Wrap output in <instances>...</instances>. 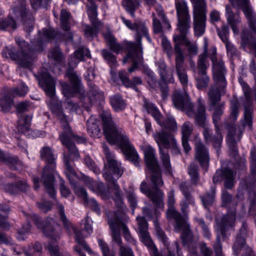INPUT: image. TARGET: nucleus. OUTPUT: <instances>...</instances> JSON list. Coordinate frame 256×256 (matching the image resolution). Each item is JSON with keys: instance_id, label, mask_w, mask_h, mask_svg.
<instances>
[{"instance_id": "obj_1", "label": "nucleus", "mask_w": 256, "mask_h": 256, "mask_svg": "<svg viewBox=\"0 0 256 256\" xmlns=\"http://www.w3.org/2000/svg\"><path fill=\"white\" fill-rule=\"evenodd\" d=\"M100 115L103 122L104 132L107 140L111 144H118L126 158L137 166L140 158L125 132L114 122L108 111L103 110Z\"/></svg>"}, {"instance_id": "obj_2", "label": "nucleus", "mask_w": 256, "mask_h": 256, "mask_svg": "<svg viewBox=\"0 0 256 256\" xmlns=\"http://www.w3.org/2000/svg\"><path fill=\"white\" fill-rule=\"evenodd\" d=\"M176 6L178 19V29L180 34L173 36L174 42V50L176 55V58L180 54L182 56V61H184V56L180 48L181 44H184L186 46L190 56L197 54L198 47L195 42H191L186 36L190 28V16L188 12V7L186 2L184 0H178L176 2Z\"/></svg>"}, {"instance_id": "obj_3", "label": "nucleus", "mask_w": 256, "mask_h": 256, "mask_svg": "<svg viewBox=\"0 0 256 256\" xmlns=\"http://www.w3.org/2000/svg\"><path fill=\"white\" fill-rule=\"evenodd\" d=\"M232 7L236 10L234 12L232 8L226 6V16L228 24L231 28L234 35L239 33L238 25L242 22L240 10H242L246 19L250 32L256 34V14L254 12L250 0H229Z\"/></svg>"}, {"instance_id": "obj_4", "label": "nucleus", "mask_w": 256, "mask_h": 256, "mask_svg": "<svg viewBox=\"0 0 256 256\" xmlns=\"http://www.w3.org/2000/svg\"><path fill=\"white\" fill-rule=\"evenodd\" d=\"M216 49L212 47L210 50V57L212 62V72L215 86L210 88L208 93L211 104L214 106L220 100V89L224 88L226 84L224 77L226 72L224 62L216 57Z\"/></svg>"}, {"instance_id": "obj_5", "label": "nucleus", "mask_w": 256, "mask_h": 256, "mask_svg": "<svg viewBox=\"0 0 256 256\" xmlns=\"http://www.w3.org/2000/svg\"><path fill=\"white\" fill-rule=\"evenodd\" d=\"M49 105L52 112L57 116L62 123V126L64 132L60 136V140L62 144L66 146L68 150L70 158L68 156H66V157L68 159L78 158L80 156L78 150L72 142L71 140L72 139L78 142L82 143L85 142L84 138L82 137L75 136L72 133L67 123L66 118L63 114L60 107L54 104H49ZM64 155H66V154H64Z\"/></svg>"}, {"instance_id": "obj_6", "label": "nucleus", "mask_w": 256, "mask_h": 256, "mask_svg": "<svg viewBox=\"0 0 256 256\" xmlns=\"http://www.w3.org/2000/svg\"><path fill=\"white\" fill-rule=\"evenodd\" d=\"M103 148L106 156L108 162L106 166L108 170L104 174V176L105 180L110 182L115 190L116 196L114 200L116 202L121 204L122 198L118 190L119 186L116 182L122 175L123 170L120 166V164L116 160L114 156L111 154L108 148L105 145L103 146Z\"/></svg>"}, {"instance_id": "obj_7", "label": "nucleus", "mask_w": 256, "mask_h": 256, "mask_svg": "<svg viewBox=\"0 0 256 256\" xmlns=\"http://www.w3.org/2000/svg\"><path fill=\"white\" fill-rule=\"evenodd\" d=\"M16 42L19 46V50L16 52H14V48L12 46L6 47L2 52V54L8 57L9 56L16 61L20 66L29 68L35 59V56L33 52L31 51L26 42L20 38H16Z\"/></svg>"}, {"instance_id": "obj_8", "label": "nucleus", "mask_w": 256, "mask_h": 256, "mask_svg": "<svg viewBox=\"0 0 256 256\" xmlns=\"http://www.w3.org/2000/svg\"><path fill=\"white\" fill-rule=\"evenodd\" d=\"M40 156L48 164L45 167L42 174V180L48 192L51 197L55 194L53 186L54 168L56 166V156L50 147L44 146L41 150Z\"/></svg>"}, {"instance_id": "obj_9", "label": "nucleus", "mask_w": 256, "mask_h": 256, "mask_svg": "<svg viewBox=\"0 0 256 256\" xmlns=\"http://www.w3.org/2000/svg\"><path fill=\"white\" fill-rule=\"evenodd\" d=\"M140 148L144 152L146 166L152 172V186L154 188L162 186L164 182L162 178L158 161L155 156L154 148L146 142L140 146Z\"/></svg>"}, {"instance_id": "obj_10", "label": "nucleus", "mask_w": 256, "mask_h": 256, "mask_svg": "<svg viewBox=\"0 0 256 256\" xmlns=\"http://www.w3.org/2000/svg\"><path fill=\"white\" fill-rule=\"evenodd\" d=\"M175 204L174 192L171 190L168 195V209L167 211V216L168 218H172L176 221L175 230L182 232V238L184 243H186L191 240L192 234L190 230V226L187 222L183 219L179 212H178L175 208L174 205Z\"/></svg>"}, {"instance_id": "obj_11", "label": "nucleus", "mask_w": 256, "mask_h": 256, "mask_svg": "<svg viewBox=\"0 0 256 256\" xmlns=\"http://www.w3.org/2000/svg\"><path fill=\"white\" fill-rule=\"evenodd\" d=\"M198 103L197 114L195 117L196 122L198 125L204 128L203 134L206 142L207 143L212 142L213 144L214 147L219 148L222 140V137L220 134L218 132V126L216 124L215 126L216 135L214 136H212L211 130L208 126L205 116L204 102L200 98L198 99Z\"/></svg>"}, {"instance_id": "obj_12", "label": "nucleus", "mask_w": 256, "mask_h": 256, "mask_svg": "<svg viewBox=\"0 0 256 256\" xmlns=\"http://www.w3.org/2000/svg\"><path fill=\"white\" fill-rule=\"evenodd\" d=\"M154 139L160 148V158L165 168L170 172L171 166L169 155L166 151L162 150L161 146L166 148H177L176 139L170 134L165 132L164 130L160 132H156L153 134Z\"/></svg>"}, {"instance_id": "obj_13", "label": "nucleus", "mask_w": 256, "mask_h": 256, "mask_svg": "<svg viewBox=\"0 0 256 256\" xmlns=\"http://www.w3.org/2000/svg\"><path fill=\"white\" fill-rule=\"evenodd\" d=\"M125 215L122 211H118L108 216V224L112 231V240L118 245L120 246L122 239L120 230L122 229L125 238L128 240L132 239L127 226L123 222Z\"/></svg>"}, {"instance_id": "obj_14", "label": "nucleus", "mask_w": 256, "mask_h": 256, "mask_svg": "<svg viewBox=\"0 0 256 256\" xmlns=\"http://www.w3.org/2000/svg\"><path fill=\"white\" fill-rule=\"evenodd\" d=\"M236 220V210L234 208L230 209L226 215L224 216L220 222H218L216 229L218 232L216 244L214 246L216 256H222V246L220 242V235L225 236V231L232 228Z\"/></svg>"}, {"instance_id": "obj_15", "label": "nucleus", "mask_w": 256, "mask_h": 256, "mask_svg": "<svg viewBox=\"0 0 256 256\" xmlns=\"http://www.w3.org/2000/svg\"><path fill=\"white\" fill-rule=\"evenodd\" d=\"M208 46V42L206 38L204 39V52L199 56L198 61V72L196 74V86L198 88L202 90L206 88L209 83V78L206 74V71L207 66L205 63V61L207 55V50Z\"/></svg>"}, {"instance_id": "obj_16", "label": "nucleus", "mask_w": 256, "mask_h": 256, "mask_svg": "<svg viewBox=\"0 0 256 256\" xmlns=\"http://www.w3.org/2000/svg\"><path fill=\"white\" fill-rule=\"evenodd\" d=\"M172 102L176 109L184 111L189 117H196L197 112H194L193 105L186 92H176L172 96Z\"/></svg>"}, {"instance_id": "obj_17", "label": "nucleus", "mask_w": 256, "mask_h": 256, "mask_svg": "<svg viewBox=\"0 0 256 256\" xmlns=\"http://www.w3.org/2000/svg\"><path fill=\"white\" fill-rule=\"evenodd\" d=\"M144 107L162 128H165L172 130H175L176 129V123L172 116H168L164 123L162 120L161 114L152 104L144 100Z\"/></svg>"}, {"instance_id": "obj_18", "label": "nucleus", "mask_w": 256, "mask_h": 256, "mask_svg": "<svg viewBox=\"0 0 256 256\" xmlns=\"http://www.w3.org/2000/svg\"><path fill=\"white\" fill-rule=\"evenodd\" d=\"M104 36L108 47L117 54L122 52L125 48L130 53L135 51L138 47L141 46L140 44H136L131 42H126L124 44H120L116 42L115 38L110 32L104 34Z\"/></svg>"}, {"instance_id": "obj_19", "label": "nucleus", "mask_w": 256, "mask_h": 256, "mask_svg": "<svg viewBox=\"0 0 256 256\" xmlns=\"http://www.w3.org/2000/svg\"><path fill=\"white\" fill-rule=\"evenodd\" d=\"M58 208L59 210L60 218L64 227L70 232L72 229L76 235V241L80 244L88 252L90 251V248L86 244L84 240L83 236H82L81 232L76 230L72 225L70 221L67 220L66 216L64 214V208L62 204H58Z\"/></svg>"}, {"instance_id": "obj_20", "label": "nucleus", "mask_w": 256, "mask_h": 256, "mask_svg": "<svg viewBox=\"0 0 256 256\" xmlns=\"http://www.w3.org/2000/svg\"><path fill=\"white\" fill-rule=\"evenodd\" d=\"M194 140L196 158L198 160L201 166L204 168H207L209 162V156L207 148L198 138L196 136Z\"/></svg>"}, {"instance_id": "obj_21", "label": "nucleus", "mask_w": 256, "mask_h": 256, "mask_svg": "<svg viewBox=\"0 0 256 256\" xmlns=\"http://www.w3.org/2000/svg\"><path fill=\"white\" fill-rule=\"evenodd\" d=\"M67 76L73 85V88H70L66 82L61 84L62 93L64 96L70 98L73 96L74 94L76 93L80 86L79 79L75 72L70 70L67 72Z\"/></svg>"}, {"instance_id": "obj_22", "label": "nucleus", "mask_w": 256, "mask_h": 256, "mask_svg": "<svg viewBox=\"0 0 256 256\" xmlns=\"http://www.w3.org/2000/svg\"><path fill=\"white\" fill-rule=\"evenodd\" d=\"M39 84L47 96L50 98L54 97L55 94V82L48 72L44 71L41 72Z\"/></svg>"}, {"instance_id": "obj_23", "label": "nucleus", "mask_w": 256, "mask_h": 256, "mask_svg": "<svg viewBox=\"0 0 256 256\" xmlns=\"http://www.w3.org/2000/svg\"><path fill=\"white\" fill-rule=\"evenodd\" d=\"M83 180L90 190L100 195L102 198L106 199L108 198L109 190L105 188L102 183L93 182L91 178L86 176L83 177Z\"/></svg>"}, {"instance_id": "obj_24", "label": "nucleus", "mask_w": 256, "mask_h": 256, "mask_svg": "<svg viewBox=\"0 0 256 256\" xmlns=\"http://www.w3.org/2000/svg\"><path fill=\"white\" fill-rule=\"evenodd\" d=\"M140 189L141 192L150 198L155 204L159 206H163L162 198L164 194L161 190L156 188L154 190V193L152 192L148 188L147 184L144 182H142L141 184Z\"/></svg>"}, {"instance_id": "obj_25", "label": "nucleus", "mask_w": 256, "mask_h": 256, "mask_svg": "<svg viewBox=\"0 0 256 256\" xmlns=\"http://www.w3.org/2000/svg\"><path fill=\"white\" fill-rule=\"evenodd\" d=\"M218 35L222 41L225 44L228 54L231 58H233L237 54V50L234 46L230 43L228 40L229 29L227 26H223L221 30L217 29Z\"/></svg>"}, {"instance_id": "obj_26", "label": "nucleus", "mask_w": 256, "mask_h": 256, "mask_svg": "<svg viewBox=\"0 0 256 256\" xmlns=\"http://www.w3.org/2000/svg\"><path fill=\"white\" fill-rule=\"evenodd\" d=\"M222 174V178L224 180L225 186L228 188H232L234 184V174L229 169H226L223 172L217 171L213 178L214 182L216 183L220 180Z\"/></svg>"}, {"instance_id": "obj_27", "label": "nucleus", "mask_w": 256, "mask_h": 256, "mask_svg": "<svg viewBox=\"0 0 256 256\" xmlns=\"http://www.w3.org/2000/svg\"><path fill=\"white\" fill-rule=\"evenodd\" d=\"M36 224L38 228L40 229L44 234L46 236H52L55 230L54 226L56 225L54 221L50 218H48L44 222L41 223L39 218L35 220Z\"/></svg>"}, {"instance_id": "obj_28", "label": "nucleus", "mask_w": 256, "mask_h": 256, "mask_svg": "<svg viewBox=\"0 0 256 256\" xmlns=\"http://www.w3.org/2000/svg\"><path fill=\"white\" fill-rule=\"evenodd\" d=\"M182 134V145L186 153L191 150L188 144V138L193 130V126L188 122L184 123L181 128Z\"/></svg>"}, {"instance_id": "obj_29", "label": "nucleus", "mask_w": 256, "mask_h": 256, "mask_svg": "<svg viewBox=\"0 0 256 256\" xmlns=\"http://www.w3.org/2000/svg\"><path fill=\"white\" fill-rule=\"evenodd\" d=\"M128 58H130L133 63L132 66L128 69L130 72H132L136 69L138 66L142 62V47H138L135 51L130 52L127 56L124 58V64L127 62Z\"/></svg>"}, {"instance_id": "obj_30", "label": "nucleus", "mask_w": 256, "mask_h": 256, "mask_svg": "<svg viewBox=\"0 0 256 256\" xmlns=\"http://www.w3.org/2000/svg\"><path fill=\"white\" fill-rule=\"evenodd\" d=\"M158 70L162 80L164 82H173L174 77L171 70H168L163 60H160L156 63Z\"/></svg>"}, {"instance_id": "obj_31", "label": "nucleus", "mask_w": 256, "mask_h": 256, "mask_svg": "<svg viewBox=\"0 0 256 256\" xmlns=\"http://www.w3.org/2000/svg\"><path fill=\"white\" fill-rule=\"evenodd\" d=\"M90 58V50L86 48H81L75 51L74 56L71 58L68 64L72 68L76 66L77 64L83 60L85 58Z\"/></svg>"}, {"instance_id": "obj_32", "label": "nucleus", "mask_w": 256, "mask_h": 256, "mask_svg": "<svg viewBox=\"0 0 256 256\" xmlns=\"http://www.w3.org/2000/svg\"><path fill=\"white\" fill-rule=\"evenodd\" d=\"M241 45L244 48H248L253 52L256 57V40L254 38H249V35L247 31L242 30L241 35Z\"/></svg>"}, {"instance_id": "obj_33", "label": "nucleus", "mask_w": 256, "mask_h": 256, "mask_svg": "<svg viewBox=\"0 0 256 256\" xmlns=\"http://www.w3.org/2000/svg\"><path fill=\"white\" fill-rule=\"evenodd\" d=\"M194 20L195 35L200 36L204 32L206 14L194 15Z\"/></svg>"}, {"instance_id": "obj_34", "label": "nucleus", "mask_w": 256, "mask_h": 256, "mask_svg": "<svg viewBox=\"0 0 256 256\" xmlns=\"http://www.w3.org/2000/svg\"><path fill=\"white\" fill-rule=\"evenodd\" d=\"M183 63L182 56L179 54L177 58H176V68L180 82L185 86L188 84V78L186 70L183 68Z\"/></svg>"}, {"instance_id": "obj_35", "label": "nucleus", "mask_w": 256, "mask_h": 256, "mask_svg": "<svg viewBox=\"0 0 256 256\" xmlns=\"http://www.w3.org/2000/svg\"><path fill=\"white\" fill-rule=\"evenodd\" d=\"M0 161L2 162L8 164L13 169H18L22 166V163L20 162L16 157L12 156L9 154H6L0 150Z\"/></svg>"}, {"instance_id": "obj_36", "label": "nucleus", "mask_w": 256, "mask_h": 256, "mask_svg": "<svg viewBox=\"0 0 256 256\" xmlns=\"http://www.w3.org/2000/svg\"><path fill=\"white\" fill-rule=\"evenodd\" d=\"M0 161L2 162L8 164L13 169H18L22 166V163L20 162L16 157L12 156L9 154H6L0 150Z\"/></svg>"}, {"instance_id": "obj_37", "label": "nucleus", "mask_w": 256, "mask_h": 256, "mask_svg": "<svg viewBox=\"0 0 256 256\" xmlns=\"http://www.w3.org/2000/svg\"><path fill=\"white\" fill-rule=\"evenodd\" d=\"M110 104L116 112L124 110L126 106L125 102L119 94H115L111 97Z\"/></svg>"}, {"instance_id": "obj_38", "label": "nucleus", "mask_w": 256, "mask_h": 256, "mask_svg": "<svg viewBox=\"0 0 256 256\" xmlns=\"http://www.w3.org/2000/svg\"><path fill=\"white\" fill-rule=\"evenodd\" d=\"M119 77L124 85L126 87L132 88L136 85L140 84L142 83V80L138 77L134 78L133 81L131 82L127 76L126 72L124 71H121L119 72Z\"/></svg>"}, {"instance_id": "obj_39", "label": "nucleus", "mask_w": 256, "mask_h": 256, "mask_svg": "<svg viewBox=\"0 0 256 256\" xmlns=\"http://www.w3.org/2000/svg\"><path fill=\"white\" fill-rule=\"evenodd\" d=\"M32 117L30 116L24 115L18 120V130L21 132L25 133L29 130Z\"/></svg>"}, {"instance_id": "obj_40", "label": "nucleus", "mask_w": 256, "mask_h": 256, "mask_svg": "<svg viewBox=\"0 0 256 256\" xmlns=\"http://www.w3.org/2000/svg\"><path fill=\"white\" fill-rule=\"evenodd\" d=\"M194 7V15L206 14V4L204 0H190Z\"/></svg>"}, {"instance_id": "obj_41", "label": "nucleus", "mask_w": 256, "mask_h": 256, "mask_svg": "<svg viewBox=\"0 0 256 256\" xmlns=\"http://www.w3.org/2000/svg\"><path fill=\"white\" fill-rule=\"evenodd\" d=\"M123 22L130 29L136 30L138 35H146L147 28L144 26H138L136 24H132V22L124 17L122 18Z\"/></svg>"}, {"instance_id": "obj_42", "label": "nucleus", "mask_w": 256, "mask_h": 256, "mask_svg": "<svg viewBox=\"0 0 256 256\" xmlns=\"http://www.w3.org/2000/svg\"><path fill=\"white\" fill-rule=\"evenodd\" d=\"M88 131L92 136L96 137L98 136L100 129L96 124V120L93 116H91L87 122Z\"/></svg>"}, {"instance_id": "obj_43", "label": "nucleus", "mask_w": 256, "mask_h": 256, "mask_svg": "<svg viewBox=\"0 0 256 256\" xmlns=\"http://www.w3.org/2000/svg\"><path fill=\"white\" fill-rule=\"evenodd\" d=\"M14 106L12 100L8 96L2 98L0 100V106L4 112H8Z\"/></svg>"}, {"instance_id": "obj_44", "label": "nucleus", "mask_w": 256, "mask_h": 256, "mask_svg": "<svg viewBox=\"0 0 256 256\" xmlns=\"http://www.w3.org/2000/svg\"><path fill=\"white\" fill-rule=\"evenodd\" d=\"M64 158L66 169V174L70 182L72 184V181L74 180V178L76 177V172L73 170V168L70 164L68 158L66 156H64Z\"/></svg>"}, {"instance_id": "obj_45", "label": "nucleus", "mask_w": 256, "mask_h": 256, "mask_svg": "<svg viewBox=\"0 0 256 256\" xmlns=\"http://www.w3.org/2000/svg\"><path fill=\"white\" fill-rule=\"evenodd\" d=\"M122 4L126 10L130 12L132 16H134V10L138 6L139 3L138 0H124Z\"/></svg>"}, {"instance_id": "obj_46", "label": "nucleus", "mask_w": 256, "mask_h": 256, "mask_svg": "<svg viewBox=\"0 0 256 256\" xmlns=\"http://www.w3.org/2000/svg\"><path fill=\"white\" fill-rule=\"evenodd\" d=\"M236 132V128L234 127H230L228 128L227 142L230 148L232 150L236 151V148L235 146L234 134Z\"/></svg>"}, {"instance_id": "obj_47", "label": "nucleus", "mask_w": 256, "mask_h": 256, "mask_svg": "<svg viewBox=\"0 0 256 256\" xmlns=\"http://www.w3.org/2000/svg\"><path fill=\"white\" fill-rule=\"evenodd\" d=\"M26 6L24 2L22 1L20 4H17L14 8V12L16 16H21L24 18L26 14Z\"/></svg>"}, {"instance_id": "obj_48", "label": "nucleus", "mask_w": 256, "mask_h": 256, "mask_svg": "<svg viewBox=\"0 0 256 256\" xmlns=\"http://www.w3.org/2000/svg\"><path fill=\"white\" fill-rule=\"evenodd\" d=\"M102 56L106 60L110 66H116L117 65V61L116 56L113 54L106 50H102Z\"/></svg>"}, {"instance_id": "obj_49", "label": "nucleus", "mask_w": 256, "mask_h": 256, "mask_svg": "<svg viewBox=\"0 0 256 256\" xmlns=\"http://www.w3.org/2000/svg\"><path fill=\"white\" fill-rule=\"evenodd\" d=\"M70 18V14L64 10H62L60 13V21L62 27L65 30H69L68 20Z\"/></svg>"}, {"instance_id": "obj_50", "label": "nucleus", "mask_w": 256, "mask_h": 256, "mask_svg": "<svg viewBox=\"0 0 256 256\" xmlns=\"http://www.w3.org/2000/svg\"><path fill=\"white\" fill-rule=\"evenodd\" d=\"M214 189L212 188L210 194H207L206 196L202 198V202L206 208L214 202Z\"/></svg>"}, {"instance_id": "obj_51", "label": "nucleus", "mask_w": 256, "mask_h": 256, "mask_svg": "<svg viewBox=\"0 0 256 256\" xmlns=\"http://www.w3.org/2000/svg\"><path fill=\"white\" fill-rule=\"evenodd\" d=\"M146 80L150 87L152 89H154L157 86V81L154 74L150 70L146 72Z\"/></svg>"}, {"instance_id": "obj_52", "label": "nucleus", "mask_w": 256, "mask_h": 256, "mask_svg": "<svg viewBox=\"0 0 256 256\" xmlns=\"http://www.w3.org/2000/svg\"><path fill=\"white\" fill-rule=\"evenodd\" d=\"M253 112V110L250 107L246 108V107L244 108V125L245 126H248L250 128L252 124V114Z\"/></svg>"}, {"instance_id": "obj_53", "label": "nucleus", "mask_w": 256, "mask_h": 256, "mask_svg": "<svg viewBox=\"0 0 256 256\" xmlns=\"http://www.w3.org/2000/svg\"><path fill=\"white\" fill-rule=\"evenodd\" d=\"M9 28L12 29L16 28V24L15 22L12 18H8L2 20H0V29L5 30Z\"/></svg>"}, {"instance_id": "obj_54", "label": "nucleus", "mask_w": 256, "mask_h": 256, "mask_svg": "<svg viewBox=\"0 0 256 256\" xmlns=\"http://www.w3.org/2000/svg\"><path fill=\"white\" fill-rule=\"evenodd\" d=\"M28 90V88L22 84L20 90L18 88H12L11 90V94L14 96H24L27 94Z\"/></svg>"}, {"instance_id": "obj_55", "label": "nucleus", "mask_w": 256, "mask_h": 256, "mask_svg": "<svg viewBox=\"0 0 256 256\" xmlns=\"http://www.w3.org/2000/svg\"><path fill=\"white\" fill-rule=\"evenodd\" d=\"M231 112L230 117V118L235 120L238 114V102L236 99H234L231 100Z\"/></svg>"}, {"instance_id": "obj_56", "label": "nucleus", "mask_w": 256, "mask_h": 256, "mask_svg": "<svg viewBox=\"0 0 256 256\" xmlns=\"http://www.w3.org/2000/svg\"><path fill=\"white\" fill-rule=\"evenodd\" d=\"M162 46L164 51L166 52L169 58L172 54V50L170 42L166 37H162Z\"/></svg>"}, {"instance_id": "obj_57", "label": "nucleus", "mask_w": 256, "mask_h": 256, "mask_svg": "<svg viewBox=\"0 0 256 256\" xmlns=\"http://www.w3.org/2000/svg\"><path fill=\"white\" fill-rule=\"evenodd\" d=\"M140 238L142 242L147 246L154 248V246L151 240L148 232L143 231V232L140 233Z\"/></svg>"}, {"instance_id": "obj_58", "label": "nucleus", "mask_w": 256, "mask_h": 256, "mask_svg": "<svg viewBox=\"0 0 256 256\" xmlns=\"http://www.w3.org/2000/svg\"><path fill=\"white\" fill-rule=\"evenodd\" d=\"M48 56L56 60L58 62H62L63 58L62 54L58 48L50 51Z\"/></svg>"}, {"instance_id": "obj_59", "label": "nucleus", "mask_w": 256, "mask_h": 256, "mask_svg": "<svg viewBox=\"0 0 256 256\" xmlns=\"http://www.w3.org/2000/svg\"><path fill=\"white\" fill-rule=\"evenodd\" d=\"M74 191L78 196L83 198L86 202H88L90 200L88 198L87 193L86 190L80 186H74Z\"/></svg>"}, {"instance_id": "obj_60", "label": "nucleus", "mask_w": 256, "mask_h": 256, "mask_svg": "<svg viewBox=\"0 0 256 256\" xmlns=\"http://www.w3.org/2000/svg\"><path fill=\"white\" fill-rule=\"evenodd\" d=\"M180 188L182 192L186 201H188L189 204H194V202L192 198L188 192V186L186 182H182L180 185Z\"/></svg>"}, {"instance_id": "obj_61", "label": "nucleus", "mask_w": 256, "mask_h": 256, "mask_svg": "<svg viewBox=\"0 0 256 256\" xmlns=\"http://www.w3.org/2000/svg\"><path fill=\"white\" fill-rule=\"evenodd\" d=\"M195 220L198 222V224L202 228L203 231L204 236L206 237V238H209L210 236V234L209 232L208 226L206 224L203 220L198 218H195Z\"/></svg>"}, {"instance_id": "obj_62", "label": "nucleus", "mask_w": 256, "mask_h": 256, "mask_svg": "<svg viewBox=\"0 0 256 256\" xmlns=\"http://www.w3.org/2000/svg\"><path fill=\"white\" fill-rule=\"evenodd\" d=\"M98 244L104 256H114L113 254L110 252L107 244L102 240H98Z\"/></svg>"}, {"instance_id": "obj_63", "label": "nucleus", "mask_w": 256, "mask_h": 256, "mask_svg": "<svg viewBox=\"0 0 256 256\" xmlns=\"http://www.w3.org/2000/svg\"><path fill=\"white\" fill-rule=\"evenodd\" d=\"M84 162L90 170H92L94 173L98 174L100 170L95 166V164L94 161L88 156H86L84 158Z\"/></svg>"}, {"instance_id": "obj_64", "label": "nucleus", "mask_w": 256, "mask_h": 256, "mask_svg": "<svg viewBox=\"0 0 256 256\" xmlns=\"http://www.w3.org/2000/svg\"><path fill=\"white\" fill-rule=\"evenodd\" d=\"M48 249L51 256H62L59 252L58 246L56 244H49Z\"/></svg>"}]
</instances>
